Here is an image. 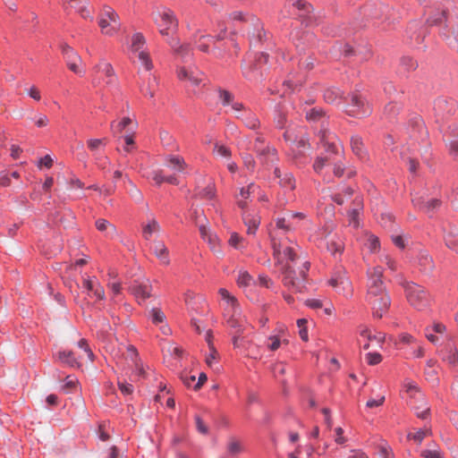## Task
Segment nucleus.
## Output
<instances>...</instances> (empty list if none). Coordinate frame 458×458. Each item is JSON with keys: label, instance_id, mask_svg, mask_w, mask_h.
<instances>
[{"label": "nucleus", "instance_id": "58", "mask_svg": "<svg viewBox=\"0 0 458 458\" xmlns=\"http://www.w3.org/2000/svg\"><path fill=\"white\" fill-rule=\"evenodd\" d=\"M242 451V447L241 445V444L234 440V439H232L228 445H227V452L230 455H235V454H240L241 452Z\"/></svg>", "mask_w": 458, "mask_h": 458}, {"label": "nucleus", "instance_id": "35", "mask_svg": "<svg viewBox=\"0 0 458 458\" xmlns=\"http://www.w3.org/2000/svg\"><path fill=\"white\" fill-rule=\"evenodd\" d=\"M279 259L284 261V264L295 263L297 259V253L294 248L286 246L282 250V257L277 258V263L280 265Z\"/></svg>", "mask_w": 458, "mask_h": 458}, {"label": "nucleus", "instance_id": "63", "mask_svg": "<svg viewBox=\"0 0 458 458\" xmlns=\"http://www.w3.org/2000/svg\"><path fill=\"white\" fill-rule=\"evenodd\" d=\"M258 280L259 284L267 289H272L274 287L273 280L267 275L259 274L258 276Z\"/></svg>", "mask_w": 458, "mask_h": 458}, {"label": "nucleus", "instance_id": "25", "mask_svg": "<svg viewBox=\"0 0 458 458\" xmlns=\"http://www.w3.org/2000/svg\"><path fill=\"white\" fill-rule=\"evenodd\" d=\"M350 143L352 150L355 156L360 159H365L367 157V148H365L362 138L360 135H352L351 137Z\"/></svg>", "mask_w": 458, "mask_h": 458}, {"label": "nucleus", "instance_id": "51", "mask_svg": "<svg viewBox=\"0 0 458 458\" xmlns=\"http://www.w3.org/2000/svg\"><path fill=\"white\" fill-rule=\"evenodd\" d=\"M94 161L98 167L102 170H106L110 164V160L106 156L98 152L94 154Z\"/></svg>", "mask_w": 458, "mask_h": 458}, {"label": "nucleus", "instance_id": "11", "mask_svg": "<svg viewBox=\"0 0 458 458\" xmlns=\"http://www.w3.org/2000/svg\"><path fill=\"white\" fill-rule=\"evenodd\" d=\"M458 103L452 98L438 97L434 101L435 115L438 119H447L453 116L457 110Z\"/></svg>", "mask_w": 458, "mask_h": 458}, {"label": "nucleus", "instance_id": "16", "mask_svg": "<svg viewBox=\"0 0 458 458\" xmlns=\"http://www.w3.org/2000/svg\"><path fill=\"white\" fill-rule=\"evenodd\" d=\"M274 175L278 179V184L284 191H292L295 189L296 180L292 172L276 166L274 169Z\"/></svg>", "mask_w": 458, "mask_h": 458}, {"label": "nucleus", "instance_id": "46", "mask_svg": "<svg viewBox=\"0 0 458 458\" xmlns=\"http://www.w3.org/2000/svg\"><path fill=\"white\" fill-rule=\"evenodd\" d=\"M240 312H241V310H239V311L237 313L233 312V314L229 317V318L226 321V325L229 327L235 329L236 333L243 332L242 323L239 318H236V316L238 314H240Z\"/></svg>", "mask_w": 458, "mask_h": 458}, {"label": "nucleus", "instance_id": "8", "mask_svg": "<svg viewBox=\"0 0 458 458\" xmlns=\"http://www.w3.org/2000/svg\"><path fill=\"white\" fill-rule=\"evenodd\" d=\"M284 8L290 17L299 21L306 28L312 26L316 21L313 6L305 0L289 1Z\"/></svg>", "mask_w": 458, "mask_h": 458}, {"label": "nucleus", "instance_id": "14", "mask_svg": "<svg viewBox=\"0 0 458 458\" xmlns=\"http://www.w3.org/2000/svg\"><path fill=\"white\" fill-rule=\"evenodd\" d=\"M199 30H197L192 36L194 45L199 51L208 54L210 51L209 43L213 42L215 38L216 40H222L225 38L226 30L224 29L216 36H212L210 34H199Z\"/></svg>", "mask_w": 458, "mask_h": 458}, {"label": "nucleus", "instance_id": "15", "mask_svg": "<svg viewBox=\"0 0 458 458\" xmlns=\"http://www.w3.org/2000/svg\"><path fill=\"white\" fill-rule=\"evenodd\" d=\"M177 76L180 81H189L191 86H199L204 79L203 72L196 67H180Z\"/></svg>", "mask_w": 458, "mask_h": 458}, {"label": "nucleus", "instance_id": "59", "mask_svg": "<svg viewBox=\"0 0 458 458\" xmlns=\"http://www.w3.org/2000/svg\"><path fill=\"white\" fill-rule=\"evenodd\" d=\"M118 388L124 395H130L134 391V386L127 381H118Z\"/></svg>", "mask_w": 458, "mask_h": 458}, {"label": "nucleus", "instance_id": "2", "mask_svg": "<svg viewBox=\"0 0 458 458\" xmlns=\"http://www.w3.org/2000/svg\"><path fill=\"white\" fill-rule=\"evenodd\" d=\"M279 262L281 266L280 274L284 285L291 291L301 293L305 288L307 273L310 270V263L309 261L303 262L299 270V276H297V272L291 264H284L282 259H279Z\"/></svg>", "mask_w": 458, "mask_h": 458}, {"label": "nucleus", "instance_id": "38", "mask_svg": "<svg viewBox=\"0 0 458 458\" xmlns=\"http://www.w3.org/2000/svg\"><path fill=\"white\" fill-rule=\"evenodd\" d=\"M274 123L277 129L283 130L287 128V116L286 114L280 108L275 109Z\"/></svg>", "mask_w": 458, "mask_h": 458}, {"label": "nucleus", "instance_id": "42", "mask_svg": "<svg viewBox=\"0 0 458 458\" xmlns=\"http://www.w3.org/2000/svg\"><path fill=\"white\" fill-rule=\"evenodd\" d=\"M146 40L142 33L137 32L133 34L131 39V50L133 52H140L144 50Z\"/></svg>", "mask_w": 458, "mask_h": 458}, {"label": "nucleus", "instance_id": "17", "mask_svg": "<svg viewBox=\"0 0 458 458\" xmlns=\"http://www.w3.org/2000/svg\"><path fill=\"white\" fill-rule=\"evenodd\" d=\"M329 284L335 288L338 293L344 291L351 284L348 277L346 276V272L342 267H336L334 270L332 277L329 280Z\"/></svg>", "mask_w": 458, "mask_h": 458}, {"label": "nucleus", "instance_id": "19", "mask_svg": "<svg viewBox=\"0 0 458 458\" xmlns=\"http://www.w3.org/2000/svg\"><path fill=\"white\" fill-rule=\"evenodd\" d=\"M441 359L452 367L458 366V351L453 342H447L439 351Z\"/></svg>", "mask_w": 458, "mask_h": 458}, {"label": "nucleus", "instance_id": "36", "mask_svg": "<svg viewBox=\"0 0 458 458\" xmlns=\"http://www.w3.org/2000/svg\"><path fill=\"white\" fill-rule=\"evenodd\" d=\"M327 250L335 257L336 258L337 255L341 256L344 246V243L339 240L331 239L327 242Z\"/></svg>", "mask_w": 458, "mask_h": 458}, {"label": "nucleus", "instance_id": "43", "mask_svg": "<svg viewBox=\"0 0 458 458\" xmlns=\"http://www.w3.org/2000/svg\"><path fill=\"white\" fill-rule=\"evenodd\" d=\"M148 318L155 325L163 324L166 319L165 313L159 308H152Z\"/></svg>", "mask_w": 458, "mask_h": 458}, {"label": "nucleus", "instance_id": "52", "mask_svg": "<svg viewBox=\"0 0 458 458\" xmlns=\"http://www.w3.org/2000/svg\"><path fill=\"white\" fill-rule=\"evenodd\" d=\"M98 25L101 28L102 33L108 35V36H113L114 34V29L112 28L111 23L108 19L100 16L99 21H98Z\"/></svg>", "mask_w": 458, "mask_h": 458}, {"label": "nucleus", "instance_id": "56", "mask_svg": "<svg viewBox=\"0 0 458 458\" xmlns=\"http://www.w3.org/2000/svg\"><path fill=\"white\" fill-rule=\"evenodd\" d=\"M253 281V277L247 271H241L237 278L239 286H248Z\"/></svg>", "mask_w": 458, "mask_h": 458}, {"label": "nucleus", "instance_id": "7", "mask_svg": "<svg viewBox=\"0 0 458 458\" xmlns=\"http://www.w3.org/2000/svg\"><path fill=\"white\" fill-rule=\"evenodd\" d=\"M341 108L348 115L356 118H363L372 113L369 102L359 92H352L344 96Z\"/></svg>", "mask_w": 458, "mask_h": 458}, {"label": "nucleus", "instance_id": "3", "mask_svg": "<svg viewBox=\"0 0 458 458\" xmlns=\"http://www.w3.org/2000/svg\"><path fill=\"white\" fill-rule=\"evenodd\" d=\"M268 54L263 51L254 55L253 59L242 65L243 77L250 82L262 81L267 78Z\"/></svg>", "mask_w": 458, "mask_h": 458}, {"label": "nucleus", "instance_id": "49", "mask_svg": "<svg viewBox=\"0 0 458 458\" xmlns=\"http://www.w3.org/2000/svg\"><path fill=\"white\" fill-rule=\"evenodd\" d=\"M409 126L411 127L413 131L421 132L424 130V123L419 114H412L409 119Z\"/></svg>", "mask_w": 458, "mask_h": 458}, {"label": "nucleus", "instance_id": "30", "mask_svg": "<svg viewBox=\"0 0 458 458\" xmlns=\"http://www.w3.org/2000/svg\"><path fill=\"white\" fill-rule=\"evenodd\" d=\"M400 106L394 101H390L384 108V116L389 123H393L397 121Z\"/></svg>", "mask_w": 458, "mask_h": 458}, {"label": "nucleus", "instance_id": "24", "mask_svg": "<svg viewBox=\"0 0 458 458\" xmlns=\"http://www.w3.org/2000/svg\"><path fill=\"white\" fill-rule=\"evenodd\" d=\"M97 72H103L107 80L106 84L113 85L116 82V76L114 71V68L110 63L105 62L104 60L100 61L99 64H96L94 67Z\"/></svg>", "mask_w": 458, "mask_h": 458}, {"label": "nucleus", "instance_id": "27", "mask_svg": "<svg viewBox=\"0 0 458 458\" xmlns=\"http://www.w3.org/2000/svg\"><path fill=\"white\" fill-rule=\"evenodd\" d=\"M236 118H241L244 123L245 126L250 130L256 131L260 126V122L257 115L250 110L245 111L242 115L237 114Z\"/></svg>", "mask_w": 458, "mask_h": 458}, {"label": "nucleus", "instance_id": "45", "mask_svg": "<svg viewBox=\"0 0 458 458\" xmlns=\"http://www.w3.org/2000/svg\"><path fill=\"white\" fill-rule=\"evenodd\" d=\"M446 21V12L445 10H442L440 13H437L434 14L433 16L428 17L426 20V23L428 26H437L441 25L443 23H445Z\"/></svg>", "mask_w": 458, "mask_h": 458}, {"label": "nucleus", "instance_id": "28", "mask_svg": "<svg viewBox=\"0 0 458 458\" xmlns=\"http://www.w3.org/2000/svg\"><path fill=\"white\" fill-rule=\"evenodd\" d=\"M353 203L356 205V207L347 211V217L349 218V222L351 225H352L354 227H358L359 216L360 211L363 208V205L362 201L358 197L354 199Z\"/></svg>", "mask_w": 458, "mask_h": 458}, {"label": "nucleus", "instance_id": "21", "mask_svg": "<svg viewBox=\"0 0 458 458\" xmlns=\"http://www.w3.org/2000/svg\"><path fill=\"white\" fill-rule=\"evenodd\" d=\"M259 160L263 164L274 163L277 160V151L274 147L267 145L264 148L255 147Z\"/></svg>", "mask_w": 458, "mask_h": 458}, {"label": "nucleus", "instance_id": "20", "mask_svg": "<svg viewBox=\"0 0 458 458\" xmlns=\"http://www.w3.org/2000/svg\"><path fill=\"white\" fill-rule=\"evenodd\" d=\"M131 293L136 297L139 302L144 301L151 295V285L148 282L135 280L130 286Z\"/></svg>", "mask_w": 458, "mask_h": 458}, {"label": "nucleus", "instance_id": "33", "mask_svg": "<svg viewBox=\"0 0 458 458\" xmlns=\"http://www.w3.org/2000/svg\"><path fill=\"white\" fill-rule=\"evenodd\" d=\"M216 91L217 93L218 100L223 106H229L235 98L234 95L231 91L224 88L218 87Z\"/></svg>", "mask_w": 458, "mask_h": 458}, {"label": "nucleus", "instance_id": "64", "mask_svg": "<svg viewBox=\"0 0 458 458\" xmlns=\"http://www.w3.org/2000/svg\"><path fill=\"white\" fill-rule=\"evenodd\" d=\"M366 360L369 365L374 366L382 360V356L378 352H368L366 354Z\"/></svg>", "mask_w": 458, "mask_h": 458}, {"label": "nucleus", "instance_id": "4", "mask_svg": "<svg viewBox=\"0 0 458 458\" xmlns=\"http://www.w3.org/2000/svg\"><path fill=\"white\" fill-rule=\"evenodd\" d=\"M306 120L312 125L319 126L318 135L319 136V142L321 145L327 141H331L335 138L328 128V115L323 108L319 106L305 107L303 109Z\"/></svg>", "mask_w": 458, "mask_h": 458}, {"label": "nucleus", "instance_id": "9", "mask_svg": "<svg viewBox=\"0 0 458 458\" xmlns=\"http://www.w3.org/2000/svg\"><path fill=\"white\" fill-rule=\"evenodd\" d=\"M229 18L241 22H251L254 30H257V34H253L252 38H250V47H257L259 44L263 45L267 40V32L260 27V21L255 15L242 11H234L229 14Z\"/></svg>", "mask_w": 458, "mask_h": 458}, {"label": "nucleus", "instance_id": "61", "mask_svg": "<svg viewBox=\"0 0 458 458\" xmlns=\"http://www.w3.org/2000/svg\"><path fill=\"white\" fill-rule=\"evenodd\" d=\"M214 151L217 153V155L224 157H231V150L228 147L219 144L216 142L214 146Z\"/></svg>", "mask_w": 458, "mask_h": 458}, {"label": "nucleus", "instance_id": "29", "mask_svg": "<svg viewBox=\"0 0 458 458\" xmlns=\"http://www.w3.org/2000/svg\"><path fill=\"white\" fill-rule=\"evenodd\" d=\"M95 225L99 232L106 233V236L109 238H114L117 234L116 227L110 224L106 219L98 218Z\"/></svg>", "mask_w": 458, "mask_h": 458}, {"label": "nucleus", "instance_id": "40", "mask_svg": "<svg viewBox=\"0 0 458 458\" xmlns=\"http://www.w3.org/2000/svg\"><path fill=\"white\" fill-rule=\"evenodd\" d=\"M61 52L66 61V64L72 61H79L80 56L68 44L64 43L61 45Z\"/></svg>", "mask_w": 458, "mask_h": 458}, {"label": "nucleus", "instance_id": "31", "mask_svg": "<svg viewBox=\"0 0 458 458\" xmlns=\"http://www.w3.org/2000/svg\"><path fill=\"white\" fill-rule=\"evenodd\" d=\"M153 251L157 258L165 265H168L170 260L168 258V250L163 242H157L153 246Z\"/></svg>", "mask_w": 458, "mask_h": 458}, {"label": "nucleus", "instance_id": "53", "mask_svg": "<svg viewBox=\"0 0 458 458\" xmlns=\"http://www.w3.org/2000/svg\"><path fill=\"white\" fill-rule=\"evenodd\" d=\"M276 225L278 229H282L284 232H289L295 228V226L285 217H277L276 219Z\"/></svg>", "mask_w": 458, "mask_h": 458}, {"label": "nucleus", "instance_id": "6", "mask_svg": "<svg viewBox=\"0 0 458 458\" xmlns=\"http://www.w3.org/2000/svg\"><path fill=\"white\" fill-rule=\"evenodd\" d=\"M154 21L158 27L159 33L169 38L172 35L176 36L179 21L173 10L161 6L153 13Z\"/></svg>", "mask_w": 458, "mask_h": 458}, {"label": "nucleus", "instance_id": "55", "mask_svg": "<svg viewBox=\"0 0 458 458\" xmlns=\"http://www.w3.org/2000/svg\"><path fill=\"white\" fill-rule=\"evenodd\" d=\"M194 420L196 424V429L199 434L204 436L209 434V428L205 424V422L203 421L199 415H195Z\"/></svg>", "mask_w": 458, "mask_h": 458}, {"label": "nucleus", "instance_id": "41", "mask_svg": "<svg viewBox=\"0 0 458 458\" xmlns=\"http://www.w3.org/2000/svg\"><path fill=\"white\" fill-rule=\"evenodd\" d=\"M284 132L283 133L284 140L288 145H294L299 138V135L297 133L296 128L293 126H288L284 129Z\"/></svg>", "mask_w": 458, "mask_h": 458}, {"label": "nucleus", "instance_id": "32", "mask_svg": "<svg viewBox=\"0 0 458 458\" xmlns=\"http://www.w3.org/2000/svg\"><path fill=\"white\" fill-rule=\"evenodd\" d=\"M58 360L71 368L80 367V363L72 351H60L58 352Z\"/></svg>", "mask_w": 458, "mask_h": 458}, {"label": "nucleus", "instance_id": "39", "mask_svg": "<svg viewBox=\"0 0 458 458\" xmlns=\"http://www.w3.org/2000/svg\"><path fill=\"white\" fill-rule=\"evenodd\" d=\"M69 3H74V7L76 11L80 13V15L83 19H88L92 17L90 16V12L87 9V0H67Z\"/></svg>", "mask_w": 458, "mask_h": 458}, {"label": "nucleus", "instance_id": "47", "mask_svg": "<svg viewBox=\"0 0 458 458\" xmlns=\"http://www.w3.org/2000/svg\"><path fill=\"white\" fill-rule=\"evenodd\" d=\"M442 201L439 199H430L426 201L423 210L431 216L437 210L440 208Z\"/></svg>", "mask_w": 458, "mask_h": 458}, {"label": "nucleus", "instance_id": "22", "mask_svg": "<svg viewBox=\"0 0 458 458\" xmlns=\"http://www.w3.org/2000/svg\"><path fill=\"white\" fill-rule=\"evenodd\" d=\"M324 99L327 103L341 106L344 98V91L336 87H330L324 90Z\"/></svg>", "mask_w": 458, "mask_h": 458}, {"label": "nucleus", "instance_id": "57", "mask_svg": "<svg viewBox=\"0 0 458 458\" xmlns=\"http://www.w3.org/2000/svg\"><path fill=\"white\" fill-rule=\"evenodd\" d=\"M77 346L86 352L89 360H91V361L94 360L95 355H94L92 350L90 349L88 341L85 338H81L77 343Z\"/></svg>", "mask_w": 458, "mask_h": 458}, {"label": "nucleus", "instance_id": "62", "mask_svg": "<svg viewBox=\"0 0 458 458\" xmlns=\"http://www.w3.org/2000/svg\"><path fill=\"white\" fill-rule=\"evenodd\" d=\"M367 245L370 252H376L380 248V242L378 238L373 234L369 237Z\"/></svg>", "mask_w": 458, "mask_h": 458}, {"label": "nucleus", "instance_id": "34", "mask_svg": "<svg viewBox=\"0 0 458 458\" xmlns=\"http://www.w3.org/2000/svg\"><path fill=\"white\" fill-rule=\"evenodd\" d=\"M219 294L221 298L232 307V312L237 313L239 311L240 305L237 299L233 296L226 289L220 288Z\"/></svg>", "mask_w": 458, "mask_h": 458}, {"label": "nucleus", "instance_id": "50", "mask_svg": "<svg viewBox=\"0 0 458 458\" xmlns=\"http://www.w3.org/2000/svg\"><path fill=\"white\" fill-rule=\"evenodd\" d=\"M200 196L206 199H213L216 197V186L214 182H209L200 191Z\"/></svg>", "mask_w": 458, "mask_h": 458}, {"label": "nucleus", "instance_id": "18", "mask_svg": "<svg viewBox=\"0 0 458 458\" xmlns=\"http://www.w3.org/2000/svg\"><path fill=\"white\" fill-rule=\"evenodd\" d=\"M166 42L174 52L181 55L182 59L186 60L192 55L191 47L189 44H181L177 36L172 35L169 38H166Z\"/></svg>", "mask_w": 458, "mask_h": 458}, {"label": "nucleus", "instance_id": "60", "mask_svg": "<svg viewBox=\"0 0 458 458\" xmlns=\"http://www.w3.org/2000/svg\"><path fill=\"white\" fill-rule=\"evenodd\" d=\"M101 146H106V139H89L88 140V148L91 151H97Z\"/></svg>", "mask_w": 458, "mask_h": 458}, {"label": "nucleus", "instance_id": "23", "mask_svg": "<svg viewBox=\"0 0 458 458\" xmlns=\"http://www.w3.org/2000/svg\"><path fill=\"white\" fill-rule=\"evenodd\" d=\"M418 264L420 270L425 275H430L435 267L432 257L425 250L419 253Z\"/></svg>", "mask_w": 458, "mask_h": 458}, {"label": "nucleus", "instance_id": "5", "mask_svg": "<svg viewBox=\"0 0 458 458\" xmlns=\"http://www.w3.org/2000/svg\"><path fill=\"white\" fill-rule=\"evenodd\" d=\"M404 289L408 302L418 310H426L431 305L432 298L429 293L421 285L406 281L401 283Z\"/></svg>", "mask_w": 458, "mask_h": 458}, {"label": "nucleus", "instance_id": "13", "mask_svg": "<svg viewBox=\"0 0 458 458\" xmlns=\"http://www.w3.org/2000/svg\"><path fill=\"white\" fill-rule=\"evenodd\" d=\"M291 40L299 55H302L315 42V35L310 30H293Z\"/></svg>", "mask_w": 458, "mask_h": 458}, {"label": "nucleus", "instance_id": "26", "mask_svg": "<svg viewBox=\"0 0 458 458\" xmlns=\"http://www.w3.org/2000/svg\"><path fill=\"white\" fill-rule=\"evenodd\" d=\"M369 9V6H367L365 8V13L368 15V16H370L372 19H376V20H381V19H388V13L390 12V8L388 5H386L385 4L383 3H377L375 4V9L372 11V10H369V13H368V10Z\"/></svg>", "mask_w": 458, "mask_h": 458}, {"label": "nucleus", "instance_id": "10", "mask_svg": "<svg viewBox=\"0 0 458 458\" xmlns=\"http://www.w3.org/2000/svg\"><path fill=\"white\" fill-rule=\"evenodd\" d=\"M367 301L371 306L372 316L379 319L388 311L391 298L386 291L374 295H367Z\"/></svg>", "mask_w": 458, "mask_h": 458}, {"label": "nucleus", "instance_id": "44", "mask_svg": "<svg viewBox=\"0 0 458 458\" xmlns=\"http://www.w3.org/2000/svg\"><path fill=\"white\" fill-rule=\"evenodd\" d=\"M160 229V225L156 219H151L146 225L143 226L142 234L146 240H148L154 232Z\"/></svg>", "mask_w": 458, "mask_h": 458}, {"label": "nucleus", "instance_id": "37", "mask_svg": "<svg viewBox=\"0 0 458 458\" xmlns=\"http://www.w3.org/2000/svg\"><path fill=\"white\" fill-rule=\"evenodd\" d=\"M166 161L174 170L179 173L182 172L186 166L183 157L180 156L169 155L166 157Z\"/></svg>", "mask_w": 458, "mask_h": 458}, {"label": "nucleus", "instance_id": "54", "mask_svg": "<svg viewBox=\"0 0 458 458\" xmlns=\"http://www.w3.org/2000/svg\"><path fill=\"white\" fill-rule=\"evenodd\" d=\"M138 53V58L140 61L141 64L145 67L147 71H150L153 68V64L148 54L144 50H141Z\"/></svg>", "mask_w": 458, "mask_h": 458}, {"label": "nucleus", "instance_id": "1", "mask_svg": "<svg viewBox=\"0 0 458 458\" xmlns=\"http://www.w3.org/2000/svg\"><path fill=\"white\" fill-rule=\"evenodd\" d=\"M322 147L324 151L317 157L313 164V169L317 174H322L326 166L332 165L333 174L337 178L345 175L348 179H351L356 175V170L352 166H347L344 162V157L339 144L334 141H327Z\"/></svg>", "mask_w": 458, "mask_h": 458}, {"label": "nucleus", "instance_id": "12", "mask_svg": "<svg viewBox=\"0 0 458 458\" xmlns=\"http://www.w3.org/2000/svg\"><path fill=\"white\" fill-rule=\"evenodd\" d=\"M383 267L377 266L368 270V293L367 295H374L386 291L382 280Z\"/></svg>", "mask_w": 458, "mask_h": 458}, {"label": "nucleus", "instance_id": "48", "mask_svg": "<svg viewBox=\"0 0 458 458\" xmlns=\"http://www.w3.org/2000/svg\"><path fill=\"white\" fill-rule=\"evenodd\" d=\"M401 67L406 72H411L418 67L417 61L413 60L411 56L404 55L400 60Z\"/></svg>", "mask_w": 458, "mask_h": 458}]
</instances>
